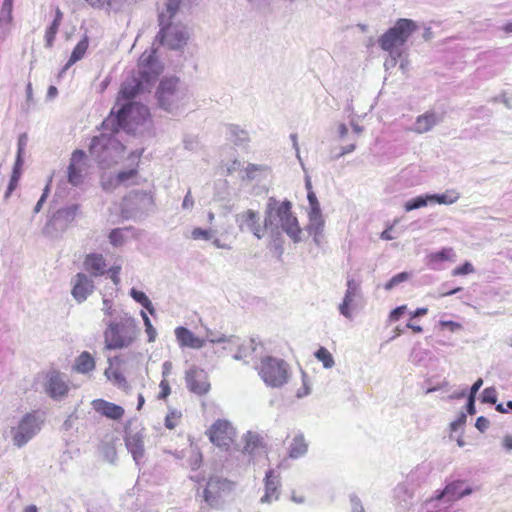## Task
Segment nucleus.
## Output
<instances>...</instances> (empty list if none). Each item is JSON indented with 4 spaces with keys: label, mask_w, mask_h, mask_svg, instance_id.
Returning a JSON list of instances; mask_svg holds the SVG:
<instances>
[{
    "label": "nucleus",
    "mask_w": 512,
    "mask_h": 512,
    "mask_svg": "<svg viewBox=\"0 0 512 512\" xmlns=\"http://www.w3.org/2000/svg\"><path fill=\"white\" fill-rule=\"evenodd\" d=\"M103 322L106 324L105 347L109 350L128 348L139 336L137 321L126 312L120 311L112 319L104 318Z\"/></svg>",
    "instance_id": "nucleus-1"
},
{
    "label": "nucleus",
    "mask_w": 512,
    "mask_h": 512,
    "mask_svg": "<svg viewBox=\"0 0 512 512\" xmlns=\"http://www.w3.org/2000/svg\"><path fill=\"white\" fill-rule=\"evenodd\" d=\"M138 69L141 79L132 78L124 82L118 94V102L132 100L143 89V83L154 82L163 72V65L157 60L155 49L145 50L141 54Z\"/></svg>",
    "instance_id": "nucleus-2"
},
{
    "label": "nucleus",
    "mask_w": 512,
    "mask_h": 512,
    "mask_svg": "<svg viewBox=\"0 0 512 512\" xmlns=\"http://www.w3.org/2000/svg\"><path fill=\"white\" fill-rule=\"evenodd\" d=\"M256 369L264 383L272 388L284 386L290 378L288 363L277 357H263Z\"/></svg>",
    "instance_id": "nucleus-3"
},
{
    "label": "nucleus",
    "mask_w": 512,
    "mask_h": 512,
    "mask_svg": "<svg viewBox=\"0 0 512 512\" xmlns=\"http://www.w3.org/2000/svg\"><path fill=\"white\" fill-rule=\"evenodd\" d=\"M416 30L417 25L413 20L406 18L398 19L393 27L389 28L378 38V44L382 50L392 55L407 42Z\"/></svg>",
    "instance_id": "nucleus-4"
},
{
    "label": "nucleus",
    "mask_w": 512,
    "mask_h": 512,
    "mask_svg": "<svg viewBox=\"0 0 512 512\" xmlns=\"http://www.w3.org/2000/svg\"><path fill=\"white\" fill-rule=\"evenodd\" d=\"M322 226H305L301 229L300 226H272L271 235L273 237L271 246L275 249L280 257L283 253L282 242L279 236L285 232L294 242H299L308 236H313L316 244H319V235L321 234Z\"/></svg>",
    "instance_id": "nucleus-5"
},
{
    "label": "nucleus",
    "mask_w": 512,
    "mask_h": 512,
    "mask_svg": "<svg viewBox=\"0 0 512 512\" xmlns=\"http://www.w3.org/2000/svg\"><path fill=\"white\" fill-rule=\"evenodd\" d=\"M159 24L161 29L156 38L160 44L172 50L181 49L186 45L188 34L183 26L170 22L167 23L164 13L159 16Z\"/></svg>",
    "instance_id": "nucleus-6"
},
{
    "label": "nucleus",
    "mask_w": 512,
    "mask_h": 512,
    "mask_svg": "<svg viewBox=\"0 0 512 512\" xmlns=\"http://www.w3.org/2000/svg\"><path fill=\"white\" fill-rule=\"evenodd\" d=\"M42 420L35 412L25 414L16 426L11 428L13 444L22 447L28 443L41 429Z\"/></svg>",
    "instance_id": "nucleus-7"
},
{
    "label": "nucleus",
    "mask_w": 512,
    "mask_h": 512,
    "mask_svg": "<svg viewBox=\"0 0 512 512\" xmlns=\"http://www.w3.org/2000/svg\"><path fill=\"white\" fill-rule=\"evenodd\" d=\"M477 490H479V487H472L465 480H453L447 483L443 490L437 491L434 497L427 500V503L442 502L443 504H452Z\"/></svg>",
    "instance_id": "nucleus-8"
},
{
    "label": "nucleus",
    "mask_w": 512,
    "mask_h": 512,
    "mask_svg": "<svg viewBox=\"0 0 512 512\" xmlns=\"http://www.w3.org/2000/svg\"><path fill=\"white\" fill-rule=\"evenodd\" d=\"M208 436L214 445L228 448L235 440L236 430L229 421L218 419L208 430Z\"/></svg>",
    "instance_id": "nucleus-9"
},
{
    "label": "nucleus",
    "mask_w": 512,
    "mask_h": 512,
    "mask_svg": "<svg viewBox=\"0 0 512 512\" xmlns=\"http://www.w3.org/2000/svg\"><path fill=\"white\" fill-rule=\"evenodd\" d=\"M159 105L169 110L175 103L178 102L181 96L179 87V79L177 77L164 78L156 92Z\"/></svg>",
    "instance_id": "nucleus-10"
},
{
    "label": "nucleus",
    "mask_w": 512,
    "mask_h": 512,
    "mask_svg": "<svg viewBox=\"0 0 512 512\" xmlns=\"http://www.w3.org/2000/svg\"><path fill=\"white\" fill-rule=\"evenodd\" d=\"M232 489V483L227 479L213 476L207 482L203 491L204 501L212 508H219L221 505L222 494Z\"/></svg>",
    "instance_id": "nucleus-11"
},
{
    "label": "nucleus",
    "mask_w": 512,
    "mask_h": 512,
    "mask_svg": "<svg viewBox=\"0 0 512 512\" xmlns=\"http://www.w3.org/2000/svg\"><path fill=\"white\" fill-rule=\"evenodd\" d=\"M87 170L86 154L83 150H75L67 167V180L73 186L83 183Z\"/></svg>",
    "instance_id": "nucleus-12"
},
{
    "label": "nucleus",
    "mask_w": 512,
    "mask_h": 512,
    "mask_svg": "<svg viewBox=\"0 0 512 512\" xmlns=\"http://www.w3.org/2000/svg\"><path fill=\"white\" fill-rule=\"evenodd\" d=\"M267 217L270 224H297V219L291 214L289 201L277 202L271 199L268 204Z\"/></svg>",
    "instance_id": "nucleus-13"
},
{
    "label": "nucleus",
    "mask_w": 512,
    "mask_h": 512,
    "mask_svg": "<svg viewBox=\"0 0 512 512\" xmlns=\"http://www.w3.org/2000/svg\"><path fill=\"white\" fill-rule=\"evenodd\" d=\"M346 291L342 303L339 305V313L347 319H352V311L355 308V301L361 297L360 282L353 277H348L346 282Z\"/></svg>",
    "instance_id": "nucleus-14"
},
{
    "label": "nucleus",
    "mask_w": 512,
    "mask_h": 512,
    "mask_svg": "<svg viewBox=\"0 0 512 512\" xmlns=\"http://www.w3.org/2000/svg\"><path fill=\"white\" fill-rule=\"evenodd\" d=\"M209 226L208 228L196 227L191 232V237L194 240L211 241L217 248L230 249L234 241V235H226L224 239L217 236L218 229Z\"/></svg>",
    "instance_id": "nucleus-15"
},
{
    "label": "nucleus",
    "mask_w": 512,
    "mask_h": 512,
    "mask_svg": "<svg viewBox=\"0 0 512 512\" xmlns=\"http://www.w3.org/2000/svg\"><path fill=\"white\" fill-rule=\"evenodd\" d=\"M73 298L78 302H84L94 291V282L90 276L77 273L71 280Z\"/></svg>",
    "instance_id": "nucleus-16"
},
{
    "label": "nucleus",
    "mask_w": 512,
    "mask_h": 512,
    "mask_svg": "<svg viewBox=\"0 0 512 512\" xmlns=\"http://www.w3.org/2000/svg\"><path fill=\"white\" fill-rule=\"evenodd\" d=\"M186 383L190 391L203 395L210 389L207 373L197 367H193L186 372Z\"/></svg>",
    "instance_id": "nucleus-17"
},
{
    "label": "nucleus",
    "mask_w": 512,
    "mask_h": 512,
    "mask_svg": "<svg viewBox=\"0 0 512 512\" xmlns=\"http://www.w3.org/2000/svg\"><path fill=\"white\" fill-rule=\"evenodd\" d=\"M458 199V196L455 193L451 194H442V195H425V196H418L416 198H413L409 201H407L404 205L406 211H411L414 209H418L424 206H427L428 204H451L455 202Z\"/></svg>",
    "instance_id": "nucleus-18"
},
{
    "label": "nucleus",
    "mask_w": 512,
    "mask_h": 512,
    "mask_svg": "<svg viewBox=\"0 0 512 512\" xmlns=\"http://www.w3.org/2000/svg\"><path fill=\"white\" fill-rule=\"evenodd\" d=\"M46 392L53 399L64 397L68 392L66 376L58 371H51L47 375Z\"/></svg>",
    "instance_id": "nucleus-19"
},
{
    "label": "nucleus",
    "mask_w": 512,
    "mask_h": 512,
    "mask_svg": "<svg viewBox=\"0 0 512 512\" xmlns=\"http://www.w3.org/2000/svg\"><path fill=\"white\" fill-rule=\"evenodd\" d=\"M144 432L142 429L133 432L129 431L125 436V445L131 453L136 464L144 457Z\"/></svg>",
    "instance_id": "nucleus-20"
},
{
    "label": "nucleus",
    "mask_w": 512,
    "mask_h": 512,
    "mask_svg": "<svg viewBox=\"0 0 512 512\" xmlns=\"http://www.w3.org/2000/svg\"><path fill=\"white\" fill-rule=\"evenodd\" d=\"M176 340L180 347H188L191 349H201L205 345V340L197 337L189 329L179 326L174 331Z\"/></svg>",
    "instance_id": "nucleus-21"
},
{
    "label": "nucleus",
    "mask_w": 512,
    "mask_h": 512,
    "mask_svg": "<svg viewBox=\"0 0 512 512\" xmlns=\"http://www.w3.org/2000/svg\"><path fill=\"white\" fill-rule=\"evenodd\" d=\"M280 480L279 475L273 469L266 472L265 475V494L261 497V503H271L279 498Z\"/></svg>",
    "instance_id": "nucleus-22"
},
{
    "label": "nucleus",
    "mask_w": 512,
    "mask_h": 512,
    "mask_svg": "<svg viewBox=\"0 0 512 512\" xmlns=\"http://www.w3.org/2000/svg\"><path fill=\"white\" fill-rule=\"evenodd\" d=\"M457 255L453 248H444L439 252L431 253L427 256V266L433 270H441L444 268L445 262H456Z\"/></svg>",
    "instance_id": "nucleus-23"
},
{
    "label": "nucleus",
    "mask_w": 512,
    "mask_h": 512,
    "mask_svg": "<svg viewBox=\"0 0 512 512\" xmlns=\"http://www.w3.org/2000/svg\"><path fill=\"white\" fill-rule=\"evenodd\" d=\"M92 406L97 413L113 420H119L124 415V409L121 406L103 399L93 400Z\"/></svg>",
    "instance_id": "nucleus-24"
},
{
    "label": "nucleus",
    "mask_w": 512,
    "mask_h": 512,
    "mask_svg": "<svg viewBox=\"0 0 512 512\" xmlns=\"http://www.w3.org/2000/svg\"><path fill=\"white\" fill-rule=\"evenodd\" d=\"M84 267L92 276H102L106 272V261L102 254H87L84 260Z\"/></svg>",
    "instance_id": "nucleus-25"
},
{
    "label": "nucleus",
    "mask_w": 512,
    "mask_h": 512,
    "mask_svg": "<svg viewBox=\"0 0 512 512\" xmlns=\"http://www.w3.org/2000/svg\"><path fill=\"white\" fill-rule=\"evenodd\" d=\"M134 112L143 115H149L148 109L145 106L130 102L128 104L123 105L117 112L116 118L118 125L120 127H124L127 119L131 117L134 114Z\"/></svg>",
    "instance_id": "nucleus-26"
},
{
    "label": "nucleus",
    "mask_w": 512,
    "mask_h": 512,
    "mask_svg": "<svg viewBox=\"0 0 512 512\" xmlns=\"http://www.w3.org/2000/svg\"><path fill=\"white\" fill-rule=\"evenodd\" d=\"M308 451V443L303 433L298 432L294 435L288 447V455L292 459L303 457Z\"/></svg>",
    "instance_id": "nucleus-27"
},
{
    "label": "nucleus",
    "mask_w": 512,
    "mask_h": 512,
    "mask_svg": "<svg viewBox=\"0 0 512 512\" xmlns=\"http://www.w3.org/2000/svg\"><path fill=\"white\" fill-rule=\"evenodd\" d=\"M438 122L437 115L434 112H426L417 117L414 131L422 134L430 131Z\"/></svg>",
    "instance_id": "nucleus-28"
},
{
    "label": "nucleus",
    "mask_w": 512,
    "mask_h": 512,
    "mask_svg": "<svg viewBox=\"0 0 512 512\" xmlns=\"http://www.w3.org/2000/svg\"><path fill=\"white\" fill-rule=\"evenodd\" d=\"M88 47H89V38L87 35H84L83 38L74 47L68 62L64 66V70H67L69 67H71L76 62L81 60L84 57V55L86 54Z\"/></svg>",
    "instance_id": "nucleus-29"
},
{
    "label": "nucleus",
    "mask_w": 512,
    "mask_h": 512,
    "mask_svg": "<svg viewBox=\"0 0 512 512\" xmlns=\"http://www.w3.org/2000/svg\"><path fill=\"white\" fill-rule=\"evenodd\" d=\"M306 186L308 189V200L310 205L309 219L312 222V224H321L322 215L319 202L316 198V195L311 191V184L309 181H307Z\"/></svg>",
    "instance_id": "nucleus-30"
},
{
    "label": "nucleus",
    "mask_w": 512,
    "mask_h": 512,
    "mask_svg": "<svg viewBox=\"0 0 512 512\" xmlns=\"http://www.w3.org/2000/svg\"><path fill=\"white\" fill-rule=\"evenodd\" d=\"M62 19H63V13L60 10V8L57 7L55 10V18L45 32L46 47H48V48L52 47L53 42L56 37V34L58 33L59 27L61 25Z\"/></svg>",
    "instance_id": "nucleus-31"
},
{
    "label": "nucleus",
    "mask_w": 512,
    "mask_h": 512,
    "mask_svg": "<svg viewBox=\"0 0 512 512\" xmlns=\"http://www.w3.org/2000/svg\"><path fill=\"white\" fill-rule=\"evenodd\" d=\"M95 361L89 352H82L76 359L74 369L78 373L86 374L94 370Z\"/></svg>",
    "instance_id": "nucleus-32"
},
{
    "label": "nucleus",
    "mask_w": 512,
    "mask_h": 512,
    "mask_svg": "<svg viewBox=\"0 0 512 512\" xmlns=\"http://www.w3.org/2000/svg\"><path fill=\"white\" fill-rule=\"evenodd\" d=\"M205 342L208 341L212 344H221L225 343L227 345H238L239 337L231 335L226 336L224 334L212 331L211 329L206 328V339Z\"/></svg>",
    "instance_id": "nucleus-33"
},
{
    "label": "nucleus",
    "mask_w": 512,
    "mask_h": 512,
    "mask_svg": "<svg viewBox=\"0 0 512 512\" xmlns=\"http://www.w3.org/2000/svg\"><path fill=\"white\" fill-rule=\"evenodd\" d=\"M262 448V438L260 435L249 431L245 436L244 452L253 456Z\"/></svg>",
    "instance_id": "nucleus-34"
},
{
    "label": "nucleus",
    "mask_w": 512,
    "mask_h": 512,
    "mask_svg": "<svg viewBox=\"0 0 512 512\" xmlns=\"http://www.w3.org/2000/svg\"><path fill=\"white\" fill-rule=\"evenodd\" d=\"M137 173H138L137 168H133V169H130L127 171H121L116 175L115 179H111L108 182L103 181L102 186L104 189L108 190V189L112 188L113 186H117L121 183L128 181L129 179L134 178L137 175Z\"/></svg>",
    "instance_id": "nucleus-35"
},
{
    "label": "nucleus",
    "mask_w": 512,
    "mask_h": 512,
    "mask_svg": "<svg viewBox=\"0 0 512 512\" xmlns=\"http://www.w3.org/2000/svg\"><path fill=\"white\" fill-rule=\"evenodd\" d=\"M130 296L139 304H141L145 309L149 311L150 314H154L155 309L151 302V300L148 298V296L135 288H132L129 292Z\"/></svg>",
    "instance_id": "nucleus-36"
},
{
    "label": "nucleus",
    "mask_w": 512,
    "mask_h": 512,
    "mask_svg": "<svg viewBox=\"0 0 512 512\" xmlns=\"http://www.w3.org/2000/svg\"><path fill=\"white\" fill-rule=\"evenodd\" d=\"M233 347H236L237 348V351L236 353L234 354V359L236 360H242V359H245L247 356H248V350H251V351H254L255 350V346H254V341L253 340H250L249 343H248V346H244L240 341L238 342V345H227L224 347V349H229V350H232Z\"/></svg>",
    "instance_id": "nucleus-37"
},
{
    "label": "nucleus",
    "mask_w": 512,
    "mask_h": 512,
    "mask_svg": "<svg viewBox=\"0 0 512 512\" xmlns=\"http://www.w3.org/2000/svg\"><path fill=\"white\" fill-rule=\"evenodd\" d=\"M315 357L320 362H322L323 367L326 369H330L335 365V361H334L332 354L325 347H320L315 352Z\"/></svg>",
    "instance_id": "nucleus-38"
},
{
    "label": "nucleus",
    "mask_w": 512,
    "mask_h": 512,
    "mask_svg": "<svg viewBox=\"0 0 512 512\" xmlns=\"http://www.w3.org/2000/svg\"><path fill=\"white\" fill-rule=\"evenodd\" d=\"M13 22V15L10 12L0 11V29H3V36L9 33Z\"/></svg>",
    "instance_id": "nucleus-39"
},
{
    "label": "nucleus",
    "mask_w": 512,
    "mask_h": 512,
    "mask_svg": "<svg viewBox=\"0 0 512 512\" xmlns=\"http://www.w3.org/2000/svg\"><path fill=\"white\" fill-rule=\"evenodd\" d=\"M409 278V274L407 272H401L395 276H393L384 286V288L387 290V291H390L392 290L393 288H395L396 286H398L399 284L405 282L406 280H408Z\"/></svg>",
    "instance_id": "nucleus-40"
},
{
    "label": "nucleus",
    "mask_w": 512,
    "mask_h": 512,
    "mask_svg": "<svg viewBox=\"0 0 512 512\" xmlns=\"http://www.w3.org/2000/svg\"><path fill=\"white\" fill-rule=\"evenodd\" d=\"M466 419H467V416L464 412H461L457 419L454 420L451 424H450V430H451V434H450V438H454V434L457 433L459 430H462L465 423H466Z\"/></svg>",
    "instance_id": "nucleus-41"
},
{
    "label": "nucleus",
    "mask_w": 512,
    "mask_h": 512,
    "mask_svg": "<svg viewBox=\"0 0 512 512\" xmlns=\"http://www.w3.org/2000/svg\"><path fill=\"white\" fill-rule=\"evenodd\" d=\"M20 167H21V165H16V164L14 166V170L11 175V178H10V181L8 184V188L5 193L6 197H8L18 185V181H19V177H20V172H19Z\"/></svg>",
    "instance_id": "nucleus-42"
},
{
    "label": "nucleus",
    "mask_w": 512,
    "mask_h": 512,
    "mask_svg": "<svg viewBox=\"0 0 512 512\" xmlns=\"http://www.w3.org/2000/svg\"><path fill=\"white\" fill-rule=\"evenodd\" d=\"M141 317L144 321L146 333L148 334V341L149 342L155 341V338L157 335L156 329L153 327L149 317L147 316V314L144 311H141Z\"/></svg>",
    "instance_id": "nucleus-43"
},
{
    "label": "nucleus",
    "mask_w": 512,
    "mask_h": 512,
    "mask_svg": "<svg viewBox=\"0 0 512 512\" xmlns=\"http://www.w3.org/2000/svg\"><path fill=\"white\" fill-rule=\"evenodd\" d=\"M180 417H181L180 412H178L176 410L170 411V413L167 414V416L165 417V426L168 429L175 428L179 422Z\"/></svg>",
    "instance_id": "nucleus-44"
},
{
    "label": "nucleus",
    "mask_w": 512,
    "mask_h": 512,
    "mask_svg": "<svg viewBox=\"0 0 512 512\" xmlns=\"http://www.w3.org/2000/svg\"><path fill=\"white\" fill-rule=\"evenodd\" d=\"M482 401L485 403L495 404L497 401V391L494 387L485 388L482 393Z\"/></svg>",
    "instance_id": "nucleus-45"
},
{
    "label": "nucleus",
    "mask_w": 512,
    "mask_h": 512,
    "mask_svg": "<svg viewBox=\"0 0 512 512\" xmlns=\"http://www.w3.org/2000/svg\"><path fill=\"white\" fill-rule=\"evenodd\" d=\"M109 239H110L111 244L114 246L122 245L125 240L124 235H123V229H121V228L114 229L110 233Z\"/></svg>",
    "instance_id": "nucleus-46"
},
{
    "label": "nucleus",
    "mask_w": 512,
    "mask_h": 512,
    "mask_svg": "<svg viewBox=\"0 0 512 512\" xmlns=\"http://www.w3.org/2000/svg\"><path fill=\"white\" fill-rule=\"evenodd\" d=\"M110 140V138L106 137L105 135L95 136L93 137L90 145V152L93 154L96 152L97 147H103L107 144V142Z\"/></svg>",
    "instance_id": "nucleus-47"
},
{
    "label": "nucleus",
    "mask_w": 512,
    "mask_h": 512,
    "mask_svg": "<svg viewBox=\"0 0 512 512\" xmlns=\"http://www.w3.org/2000/svg\"><path fill=\"white\" fill-rule=\"evenodd\" d=\"M475 271L473 265L470 262H465L462 266L456 267L452 271L453 276H462L471 274Z\"/></svg>",
    "instance_id": "nucleus-48"
},
{
    "label": "nucleus",
    "mask_w": 512,
    "mask_h": 512,
    "mask_svg": "<svg viewBox=\"0 0 512 512\" xmlns=\"http://www.w3.org/2000/svg\"><path fill=\"white\" fill-rule=\"evenodd\" d=\"M181 4V0H167L166 2V8H167V16L166 20H170L175 13L178 11Z\"/></svg>",
    "instance_id": "nucleus-49"
},
{
    "label": "nucleus",
    "mask_w": 512,
    "mask_h": 512,
    "mask_svg": "<svg viewBox=\"0 0 512 512\" xmlns=\"http://www.w3.org/2000/svg\"><path fill=\"white\" fill-rule=\"evenodd\" d=\"M102 311L105 316L109 317V319L114 318L116 316V314L119 313L115 309H113L112 302L107 298L103 299Z\"/></svg>",
    "instance_id": "nucleus-50"
},
{
    "label": "nucleus",
    "mask_w": 512,
    "mask_h": 512,
    "mask_svg": "<svg viewBox=\"0 0 512 512\" xmlns=\"http://www.w3.org/2000/svg\"><path fill=\"white\" fill-rule=\"evenodd\" d=\"M406 310H407L406 305H401V306H398L395 309H393L390 312L389 317H388L389 322L398 321L401 318V316L406 312Z\"/></svg>",
    "instance_id": "nucleus-51"
},
{
    "label": "nucleus",
    "mask_w": 512,
    "mask_h": 512,
    "mask_svg": "<svg viewBox=\"0 0 512 512\" xmlns=\"http://www.w3.org/2000/svg\"><path fill=\"white\" fill-rule=\"evenodd\" d=\"M26 141H27L26 135H21L18 139V151H17L16 165H22V154H23L25 146H26Z\"/></svg>",
    "instance_id": "nucleus-52"
},
{
    "label": "nucleus",
    "mask_w": 512,
    "mask_h": 512,
    "mask_svg": "<svg viewBox=\"0 0 512 512\" xmlns=\"http://www.w3.org/2000/svg\"><path fill=\"white\" fill-rule=\"evenodd\" d=\"M440 502H433L432 504H428L426 502V506H430L433 509H429V512H458V510H453L451 508V504H448L446 506L439 505Z\"/></svg>",
    "instance_id": "nucleus-53"
},
{
    "label": "nucleus",
    "mask_w": 512,
    "mask_h": 512,
    "mask_svg": "<svg viewBox=\"0 0 512 512\" xmlns=\"http://www.w3.org/2000/svg\"><path fill=\"white\" fill-rule=\"evenodd\" d=\"M159 388H160V393L158 395V399H166L171 393V388H170V385H169V382L167 381V379L161 380V382L159 384Z\"/></svg>",
    "instance_id": "nucleus-54"
},
{
    "label": "nucleus",
    "mask_w": 512,
    "mask_h": 512,
    "mask_svg": "<svg viewBox=\"0 0 512 512\" xmlns=\"http://www.w3.org/2000/svg\"><path fill=\"white\" fill-rule=\"evenodd\" d=\"M350 502H351V512H365L362 502L357 496L352 495L350 497Z\"/></svg>",
    "instance_id": "nucleus-55"
},
{
    "label": "nucleus",
    "mask_w": 512,
    "mask_h": 512,
    "mask_svg": "<svg viewBox=\"0 0 512 512\" xmlns=\"http://www.w3.org/2000/svg\"><path fill=\"white\" fill-rule=\"evenodd\" d=\"M121 271V265H113L109 270L108 273L110 275L111 280L115 285H118L120 283V277L119 273Z\"/></svg>",
    "instance_id": "nucleus-56"
},
{
    "label": "nucleus",
    "mask_w": 512,
    "mask_h": 512,
    "mask_svg": "<svg viewBox=\"0 0 512 512\" xmlns=\"http://www.w3.org/2000/svg\"><path fill=\"white\" fill-rule=\"evenodd\" d=\"M439 325L442 328H448L452 332L462 329V325L460 323L454 322V321L441 320V321H439Z\"/></svg>",
    "instance_id": "nucleus-57"
},
{
    "label": "nucleus",
    "mask_w": 512,
    "mask_h": 512,
    "mask_svg": "<svg viewBox=\"0 0 512 512\" xmlns=\"http://www.w3.org/2000/svg\"><path fill=\"white\" fill-rule=\"evenodd\" d=\"M489 421L488 419H486L485 417L483 416H480L477 418L476 420V423H475V426L476 428L480 431V432H484L488 429L489 427Z\"/></svg>",
    "instance_id": "nucleus-58"
},
{
    "label": "nucleus",
    "mask_w": 512,
    "mask_h": 512,
    "mask_svg": "<svg viewBox=\"0 0 512 512\" xmlns=\"http://www.w3.org/2000/svg\"><path fill=\"white\" fill-rule=\"evenodd\" d=\"M395 226H388V228L382 232L381 238L384 240H392L398 237L397 233L394 230Z\"/></svg>",
    "instance_id": "nucleus-59"
},
{
    "label": "nucleus",
    "mask_w": 512,
    "mask_h": 512,
    "mask_svg": "<svg viewBox=\"0 0 512 512\" xmlns=\"http://www.w3.org/2000/svg\"><path fill=\"white\" fill-rule=\"evenodd\" d=\"M310 394V387L308 386L306 380H305V374H303V387L298 389L296 396L298 398H302L304 396H307Z\"/></svg>",
    "instance_id": "nucleus-60"
},
{
    "label": "nucleus",
    "mask_w": 512,
    "mask_h": 512,
    "mask_svg": "<svg viewBox=\"0 0 512 512\" xmlns=\"http://www.w3.org/2000/svg\"><path fill=\"white\" fill-rule=\"evenodd\" d=\"M253 234L258 238H262L267 233L268 226H251Z\"/></svg>",
    "instance_id": "nucleus-61"
},
{
    "label": "nucleus",
    "mask_w": 512,
    "mask_h": 512,
    "mask_svg": "<svg viewBox=\"0 0 512 512\" xmlns=\"http://www.w3.org/2000/svg\"><path fill=\"white\" fill-rule=\"evenodd\" d=\"M172 368H173V365H172V362L170 361H165L162 365V379H167V377L171 374L172 372Z\"/></svg>",
    "instance_id": "nucleus-62"
},
{
    "label": "nucleus",
    "mask_w": 512,
    "mask_h": 512,
    "mask_svg": "<svg viewBox=\"0 0 512 512\" xmlns=\"http://www.w3.org/2000/svg\"><path fill=\"white\" fill-rule=\"evenodd\" d=\"M243 218L245 221L255 223L258 220V213L254 212L253 210H247L243 214Z\"/></svg>",
    "instance_id": "nucleus-63"
},
{
    "label": "nucleus",
    "mask_w": 512,
    "mask_h": 512,
    "mask_svg": "<svg viewBox=\"0 0 512 512\" xmlns=\"http://www.w3.org/2000/svg\"><path fill=\"white\" fill-rule=\"evenodd\" d=\"M502 445L506 451H511L512 450V436L505 435L502 440Z\"/></svg>",
    "instance_id": "nucleus-64"
}]
</instances>
